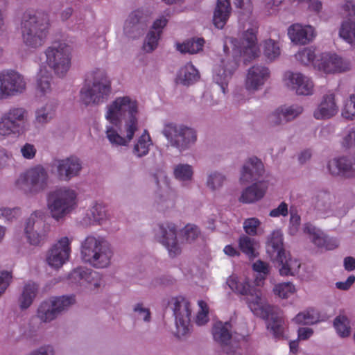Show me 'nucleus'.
Listing matches in <instances>:
<instances>
[{
	"label": "nucleus",
	"mask_w": 355,
	"mask_h": 355,
	"mask_svg": "<svg viewBox=\"0 0 355 355\" xmlns=\"http://www.w3.org/2000/svg\"><path fill=\"white\" fill-rule=\"evenodd\" d=\"M139 103L128 95L114 98L105 107L106 139L112 146L128 147L139 129Z\"/></svg>",
	"instance_id": "1"
},
{
	"label": "nucleus",
	"mask_w": 355,
	"mask_h": 355,
	"mask_svg": "<svg viewBox=\"0 0 355 355\" xmlns=\"http://www.w3.org/2000/svg\"><path fill=\"white\" fill-rule=\"evenodd\" d=\"M257 23L249 20L243 25L241 42L239 45L232 38H227L224 42L225 58L220 60L214 69L213 79L225 94L228 89V84L232 79L233 73L238 67V62L235 56L239 53L245 58V61L257 58L259 55L257 45Z\"/></svg>",
	"instance_id": "2"
},
{
	"label": "nucleus",
	"mask_w": 355,
	"mask_h": 355,
	"mask_svg": "<svg viewBox=\"0 0 355 355\" xmlns=\"http://www.w3.org/2000/svg\"><path fill=\"white\" fill-rule=\"evenodd\" d=\"M50 28V17L47 12L36 11L25 14L20 28L23 44L28 49L41 48L46 42Z\"/></svg>",
	"instance_id": "3"
},
{
	"label": "nucleus",
	"mask_w": 355,
	"mask_h": 355,
	"mask_svg": "<svg viewBox=\"0 0 355 355\" xmlns=\"http://www.w3.org/2000/svg\"><path fill=\"white\" fill-rule=\"evenodd\" d=\"M114 257V250L107 239L98 234L87 236L80 243L82 261L96 269L109 268Z\"/></svg>",
	"instance_id": "4"
},
{
	"label": "nucleus",
	"mask_w": 355,
	"mask_h": 355,
	"mask_svg": "<svg viewBox=\"0 0 355 355\" xmlns=\"http://www.w3.org/2000/svg\"><path fill=\"white\" fill-rule=\"evenodd\" d=\"M226 282L234 293L248 296V307L255 315L263 318L268 316V304L259 289L260 286H257L254 281L252 282L245 275L238 277L232 275L227 278Z\"/></svg>",
	"instance_id": "5"
},
{
	"label": "nucleus",
	"mask_w": 355,
	"mask_h": 355,
	"mask_svg": "<svg viewBox=\"0 0 355 355\" xmlns=\"http://www.w3.org/2000/svg\"><path fill=\"white\" fill-rule=\"evenodd\" d=\"M92 86L85 85L80 90V101L85 105H100L110 96L112 82L103 69H96L88 76Z\"/></svg>",
	"instance_id": "6"
},
{
	"label": "nucleus",
	"mask_w": 355,
	"mask_h": 355,
	"mask_svg": "<svg viewBox=\"0 0 355 355\" xmlns=\"http://www.w3.org/2000/svg\"><path fill=\"white\" fill-rule=\"evenodd\" d=\"M44 53L46 61L39 66L44 65L57 78H65L71 67V47L64 42H55L46 47Z\"/></svg>",
	"instance_id": "7"
},
{
	"label": "nucleus",
	"mask_w": 355,
	"mask_h": 355,
	"mask_svg": "<svg viewBox=\"0 0 355 355\" xmlns=\"http://www.w3.org/2000/svg\"><path fill=\"white\" fill-rule=\"evenodd\" d=\"M78 190L74 187L63 186L49 195L47 208L52 218L56 221L64 219L78 207Z\"/></svg>",
	"instance_id": "8"
},
{
	"label": "nucleus",
	"mask_w": 355,
	"mask_h": 355,
	"mask_svg": "<svg viewBox=\"0 0 355 355\" xmlns=\"http://www.w3.org/2000/svg\"><path fill=\"white\" fill-rule=\"evenodd\" d=\"M28 112L22 107H12L0 117V139L18 137L27 131Z\"/></svg>",
	"instance_id": "9"
},
{
	"label": "nucleus",
	"mask_w": 355,
	"mask_h": 355,
	"mask_svg": "<svg viewBox=\"0 0 355 355\" xmlns=\"http://www.w3.org/2000/svg\"><path fill=\"white\" fill-rule=\"evenodd\" d=\"M162 134L170 145L180 151L189 149L197 141L196 131L193 128L182 124L166 123Z\"/></svg>",
	"instance_id": "10"
},
{
	"label": "nucleus",
	"mask_w": 355,
	"mask_h": 355,
	"mask_svg": "<svg viewBox=\"0 0 355 355\" xmlns=\"http://www.w3.org/2000/svg\"><path fill=\"white\" fill-rule=\"evenodd\" d=\"M48 178L46 169L42 166L38 165L21 173L15 184L25 193H37L46 188Z\"/></svg>",
	"instance_id": "11"
},
{
	"label": "nucleus",
	"mask_w": 355,
	"mask_h": 355,
	"mask_svg": "<svg viewBox=\"0 0 355 355\" xmlns=\"http://www.w3.org/2000/svg\"><path fill=\"white\" fill-rule=\"evenodd\" d=\"M72 241V238L64 236L50 246L45 254V262L50 268L58 270L69 261Z\"/></svg>",
	"instance_id": "12"
},
{
	"label": "nucleus",
	"mask_w": 355,
	"mask_h": 355,
	"mask_svg": "<svg viewBox=\"0 0 355 355\" xmlns=\"http://www.w3.org/2000/svg\"><path fill=\"white\" fill-rule=\"evenodd\" d=\"M27 83L24 76L15 70L0 72V100H5L23 94Z\"/></svg>",
	"instance_id": "13"
},
{
	"label": "nucleus",
	"mask_w": 355,
	"mask_h": 355,
	"mask_svg": "<svg viewBox=\"0 0 355 355\" xmlns=\"http://www.w3.org/2000/svg\"><path fill=\"white\" fill-rule=\"evenodd\" d=\"M168 306L175 318L176 334L178 337L187 335L190 331L191 309L189 302L182 296L172 297Z\"/></svg>",
	"instance_id": "14"
},
{
	"label": "nucleus",
	"mask_w": 355,
	"mask_h": 355,
	"mask_svg": "<svg viewBox=\"0 0 355 355\" xmlns=\"http://www.w3.org/2000/svg\"><path fill=\"white\" fill-rule=\"evenodd\" d=\"M178 227L173 223H164L158 226L155 238L168 251L171 257H175L182 252L181 243L177 239Z\"/></svg>",
	"instance_id": "15"
},
{
	"label": "nucleus",
	"mask_w": 355,
	"mask_h": 355,
	"mask_svg": "<svg viewBox=\"0 0 355 355\" xmlns=\"http://www.w3.org/2000/svg\"><path fill=\"white\" fill-rule=\"evenodd\" d=\"M282 83L288 90L299 96H309L313 94L314 84L312 80L304 74L287 71L282 76Z\"/></svg>",
	"instance_id": "16"
},
{
	"label": "nucleus",
	"mask_w": 355,
	"mask_h": 355,
	"mask_svg": "<svg viewBox=\"0 0 355 355\" xmlns=\"http://www.w3.org/2000/svg\"><path fill=\"white\" fill-rule=\"evenodd\" d=\"M351 68L350 62L333 52H322L315 62V69L324 73L345 72Z\"/></svg>",
	"instance_id": "17"
},
{
	"label": "nucleus",
	"mask_w": 355,
	"mask_h": 355,
	"mask_svg": "<svg viewBox=\"0 0 355 355\" xmlns=\"http://www.w3.org/2000/svg\"><path fill=\"white\" fill-rule=\"evenodd\" d=\"M68 282L71 285L94 290L101 286L102 277L99 272L90 268L78 267L70 272Z\"/></svg>",
	"instance_id": "18"
},
{
	"label": "nucleus",
	"mask_w": 355,
	"mask_h": 355,
	"mask_svg": "<svg viewBox=\"0 0 355 355\" xmlns=\"http://www.w3.org/2000/svg\"><path fill=\"white\" fill-rule=\"evenodd\" d=\"M270 72L268 67L257 64L250 67L247 72L244 87L250 94L261 90L270 78Z\"/></svg>",
	"instance_id": "19"
},
{
	"label": "nucleus",
	"mask_w": 355,
	"mask_h": 355,
	"mask_svg": "<svg viewBox=\"0 0 355 355\" xmlns=\"http://www.w3.org/2000/svg\"><path fill=\"white\" fill-rule=\"evenodd\" d=\"M302 231L313 245L322 250H333L339 245L337 239L327 237L321 230L309 223L304 224Z\"/></svg>",
	"instance_id": "20"
},
{
	"label": "nucleus",
	"mask_w": 355,
	"mask_h": 355,
	"mask_svg": "<svg viewBox=\"0 0 355 355\" xmlns=\"http://www.w3.org/2000/svg\"><path fill=\"white\" fill-rule=\"evenodd\" d=\"M53 166L57 170L59 178L68 181L79 175L82 169V163L78 157L70 156L55 160Z\"/></svg>",
	"instance_id": "21"
},
{
	"label": "nucleus",
	"mask_w": 355,
	"mask_h": 355,
	"mask_svg": "<svg viewBox=\"0 0 355 355\" xmlns=\"http://www.w3.org/2000/svg\"><path fill=\"white\" fill-rule=\"evenodd\" d=\"M147 12L138 9L132 12L124 24V33L130 38H136L142 34L143 30L148 20Z\"/></svg>",
	"instance_id": "22"
},
{
	"label": "nucleus",
	"mask_w": 355,
	"mask_h": 355,
	"mask_svg": "<svg viewBox=\"0 0 355 355\" xmlns=\"http://www.w3.org/2000/svg\"><path fill=\"white\" fill-rule=\"evenodd\" d=\"M287 34L291 42L298 45L309 44L316 37V31L313 26L300 23L290 26Z\"/></svg>",
	"instance_id": "23"
},
{
	"label": "nucleus",
	"mask_w": 355,
	"mask_h": 355,
	"mask_svg": "<svg viewBox=\"0 0 355 355\" xmlns=\"http://www.w3.org/2000/svg\"><path fill=\"white\" fill-rule=\"evenodd\" d=\"M43 211L37 210L33 211L26 221L24 227V236L27 243L33 246H39L45 241L44 234L38 232L35 230V223L44 218Z\"/></svg>",
	"instance_id": "24"
},
{
	"label": "nucleus",
	"mask_w": 355,
	"mask_h": 355,
	"mask_svg": "<svg viewBox=\"0 0 355 355\" xmlns=\"http://www.w3.org/2000/svg\"><path fill=\"white\" fill-rule=\"evenodd\" d=\"M264 173L262 162L256 157H250L242 167L239 181L241 184L257 182L263 177Z\"/></svg>",
	"instance_id": "25"
},
{
	"label": "nucleus",
	"mask_w": 355,
	"mask_h": 355,
	"mask_svg": "<svg viewBox=\"0 0 355 355\" xmlns=\"http://www.w3.org/2000/svg\"><path fill=\"white\" fill-rule=\"evenodd\" d=\"M338 106L336 101V95L328 92L323 95L320 103L313 111V116L318 120L329 119L337 114Z\"/></svg>",
	"instance_id": "26"
},
{
	"label": "nucleus",
	"mask_w": 355,
	"mask_h": 355,
	"mask_svg": "<svg viewBox=\"0 0 355 355\" xmlns=\"http://www.w3.org/2000/svg\"><path fill=\"white\" fill-rule=\"evenodd\" d=\"M268 189L266 182H254L245 188L239 197V201L244 204H252L261 200Z\"/></svg>",
	"instance_id": "27"
},
{
	"label": "nucleus",
	"mask_w": 355,
	"mask_h": 355,
	"mask_svg": "<svg viewBox=\"0 0 355 355\" xmlns=\"http://www.w3.org/2000/svg\"><path fill=\"white\" fill-rule=\"evenodd\" d=\"M327 167L332 175H340L345 178H352L355 175L353 165L346 157L331 159L328 161Z\"/></svg>",
	"instance_id": "28"
},
{
	"label": "nucleus",
	"mask_w": 355,
	"mask_h": 355,
	"mask_svg": "<svg viewBox=\"0 0 355 355\" xmlns=\"http://www.w3.org/2000/svg\"><path fill=\"white\" fill-rule=\"evenodd\" d=\"M274 258L278 262L279 272L282 276H295L299 272L301 263L286 252H282Z\"/></svg>",
	"instance_id": "29"
},
{
	"label": "nucleus",
	"mask_w": 355,
	"mask_h": 355,
	"mask_svg": "<svg viewBox=\"0 0 355 355\" xmlns=\"http://www.w3.org/2000/svg\"><path fill=\"white\" fill-rule=\"evenodd\" d=\"M328 316L315 308H308L298 313L292 321L299 325H312L327 320Z\"/></svg>",
	"instance_id": "30"
},
{
	"label": "nucleus",
	"mask_w": 355,
	"mask_h": 355,
	"mask_svg": "<svg viewBox=\"0 0 355 355\" xmlns=\"http://www.w3.org/2000/svg\"><path fill=\"white\" fill-rule=\"evenodd\" d=\"M53 74L46 70L44 65L39 66L36 74V88L38 94L41 96H47L53 91L51 85Z\"/></svg>",
	"instance_id": "31"
},
{
	"label": "nucleus",
	"mask_w": 355,
	"mask_h": 355,
	"mask_svg": "<svg viewBox=\"0 0 355 355\" xmlns=\"http://www.w3.org/2000/svg\"><path fill=\"white\" fill-rule=\"evenodd\" d=\"M57 104L51 101L38 107L35 112V124L44 126L50 123L55 116Z\"/></svg>",
	"instance_id": "32"
},
{
	"label": "nucleus",
	"mask_w": 355,
	"mask_h": 355,
	"mask_svg": "<svg viewBox=\"0 0 355 355\" xmlns=\"http://www.w3.org/2000/svg\"><path fill=\"white\" fill-rule=\"evenodd\" d=\"M110 215L106 207L101 203H95L87 213V218H84L85 225H102L107 221Z\"/></svg>",
	"instance_id": "33"
},
{
	"label": "nucleus",
	"mask_w": 355,
	"mask_h": 355,
	"mask_svg": "<svg viewBox=\"0 0 355 355\" xmlns=\"http://www.w3.org/2000/svg\"><path fill=\"white\" fill-rule=\"evenodd\" d=\"M231 329L232 325L230 322H216L212 328V335L214 340L223 345L230 344L233 338Z\"/></svg>",
	"instance_id": "34"
},
{
	"label": "nucleus",
	"mask_w": 355,
	"mask_h": 355,
	"mask_svg": "<svg viewBox=\"0 0 355 355\" xmlns=\"http://www.w3.org/2000/svg\"><path fill=\"white\" fill-rule=\"evenodd\" d=\"M268 307V316L261 318L267 320V329L274 337L276 338H282L284 336V322L282 318L273 315V307L269 304Z\"/></svg>",
	"instance_id": "35"
},
{
	"label": "nucleus",
	"mask_w": 355,
	"mask_h": 355,
	"mask_svg": "<svg viewBox=\"0 0 355 355\" xmlns=\"http://www.w3.org/2000/svg\"><path fill=\"white\" fill-rule=\"evenodd\" d=\"M153 144L148 131L144 130L134 142L132 154L137 157H143L148 154Z\"/></svg>",
	"instance_id": "36"
},
{
	"label": "nucleus",
	"mask_w": 355,
	"mask_h": 355,
	"mask_svg": "<svg viewBox=\"0 0 355 355\" xmlns=\"http://www.w3.org/2000/svg\"><path fill=\"white\" fill-rule=\"evenodd\" d=\"M231 7L229 0H218L214 10L213 22L218 28H223L230 15Z\"/></svg>",
	"instance_id": "37"
},
{
	"label": "nucleus",
	"mask_w": 355,
	"mask_h": 355,
	"mask_svg": "<svg viewBox=\"0 0 355 355\" xmlns=\"http://www.w3.org/2000/svg\"><path fill=\"white\" fill-rule=\"evenodd\" d=\"M267 252L272 258L286 252L283 249V234L280 230L273 231L268 236Z\"/></svg>",
	"instance_id": "38"
},
{
	"label": "nucleus",
	"mask_w": 355,
	"mask_h": 355,
	"mask_svg": "<svg viewBox=\"0 0 355 355\" xmlns=\"http://www.w3.org/2000/svg\"><path fill=\"white\" fill-rule=\"evenodd\" d=\"M200 78L197 69L191 63H187L179 70L176 81L183 85H190L197 81Z\"/></svg>",
	"instance_id": "39"
},
{
	"label": "nucleus",
	"mask_w": 355,
	"mask_h": 355,
	"mask_svg": "<svg viewBox=\"0 0 355 355\" xmlns=\"http://www.w3.org/2000/svg\"><path fill=\"white\" fill-rule=\"evenodd\" d=\"M38 286L33 282H27L22 290L19 297V305L21 309H28L33 303L36 297Z\"/></svg>",
	"instance_id": "40"
},
{
	"label": "nucleus",
	"mask_w": 355,
	"mask_h": 355,
	"mask_svg": "<svg viewBox=\"0 0 355 355\" xmlns=\"http://www.w3.org/2000/svg\"><path fill=\"white\" fill-rule=\"evenodd\" d=\"M320 53L315 47L309 46L299 50L295 55V58L302 64L312 66L315 69V62L318 61Z\"/></svg>",
	"instance_id": "41"
},
{
	"label": "nucleus",
	"mask_w": 355,
	"mask_h": 355,
	"mask_svg": "<svg viewBox=\"0 0 355 355\" xmlns=\"http://www.w3.org/2000/svg\"><path fill=\"white\" fill-rule=\"evenodd\" d=\"M173 173L175 180L183 184H187L193 180L194 170L193 167L189 164L180 163L174 166Z\"/></svg>",
	"instance_id": "42"
},
{
	"label": "nucleus",
	"mask_w": 355,
	"mask_h": 355,
	"mask_svg": "<svg viewBox=\"0 0 355 355\" xmlns=\"http://www.w3.org/2000/svg\"><path fill=\"white\" fill-rule=\"evenodd\" d=\"M226 182V176L221 172H209L206 178V187L211 192L216 193L221 190Z\"/></svg>",
	"instance_id": "43"
},
{
	"label": "nucleus",
	"mask_w": 355,
	"mask_h": 355,
	"mask_svg": "<svg viewBox=\"0 0 355 355\" xmlns=\"http://www.w3.org/2000/svg\"><path fill=\"white\" fill-rule=\"evenodd\" d=\"M205 40L202 38L188 40L182 43L176 44V49L182 53L195 54L202 50Z\"/></svg>",
	"instance_id": "44"
},
{
	"label": "nucleus",
	"mask_w": 355,
	"mask_h": 355,
	"mask_svg": "<svg viewBox=\"0 0 355 355\" xmlns=\"http://www.w3.org/2000/svg\"><path fill=\"white\" fill-rule=\"evenodd\" d=\"M58 316L52 302L47 299L42 302L37 309V317L44 322H49Z\"/></svg>",
	"instance_id": "45"
},
{
	"label": "nucleus",
	"mask_w": 355,
	"mask_h": 355,
	"mask_svg": "<svg viewBox=\"0 0 355 355\" xmlns=\"http://www.w3.org/2000/svg\"><path fill=\"white\" fill-rule=\"evenodd\" d=\"M273 294L282 300H286L297 292L295 285L291 282L276 284L272 288Z\"/></svg>",
	"instance_id": "46"
},
{
	"label": "nucleus",
	"mask_w": 355,
	"mask_h": 355,
	"mask_svg": "<svg viewBox=\"0 0 355 355\" xmlns=\"http://www.w3.org/2000/svg\"><path fill=\"white\" fill-rule=\"evenodd\" d=\"M339 35L352 46L355 47V21L349 19L343 21Z\"/></svg>",
	"instance_id": "47"
},
{
	"label": "nucleus",
	"mask_w": 355,
	"mask_h": 355,
	"mask_svg": "<svg viewBox=\"0 0 355 355\" xmlns=\"http://www.w3.org/2000/svg\"><path fill=\"white\" fill-rule=\"evenodd\" d=\"M334 327L336 334L340 338L349 337L351 334V324L349 320L343 315H338L334 320Z\"/></svg>",
	"instance_id": "48"
},
{
	"label": "nucleus",
	"mask_w": 355,
	"mask_h": 355,
	"mask_svg": "<svg viewBox=\"0 0 355 355\" xmlns=\"http://www.w3.org/2000/svg\"><path fill=\"white\" fill-rule=\"evenodd\" d=\"M53 304V306L58 314L67 310L75 302V297L73 295H63L60 297H52L49 298Z\"/></svg>",
	"instance_id": "49"
},
{
	"label": "nucleus",
	"mask_w": 355,
	"mask_h": 355,
	"mask_svg": "<svg viewBox=\"0 0 355 355\" xmlns=\"http://www.w3.org/2000/svg\"><path fill=\"white\" fill-rule=\"evenodd\" d=\"M245 232L250 236H258L263 233L261 220L256 217L246 218L243 223Z\"/></svg>",
	"instance_id": "50"
},
{
	"label": "nucleus",
	"mask_w": 355,
	"mask_h": 355,
	"mask_svg": "<svg viewBox=\"0 0 355 355\" xmlns=\"http://www.w3.org/2000/svg\"><path fill=\"white\" fill-rule=\"evenodd\" d=\"M257 241L246 235L241 236L239 239V247L240 250L248 257L252 258L256 256L255 246Z\"/></svg>",
	"instance_id": "51"
},
{
	"label": "nucleus",
	"mask_w": 355,
	"mask_h": 355,
	"mask_svg": "<svg viewBox=\"0 0 355 355\" xmlns=\"http://www.w3.org/2000/svg\"><path fill=\"white\" fill-rule=\"evenodd\" d=\"M252 268L259 274L254 279L256 286H262L263 285L265 278L270 271L268 264L261 260H258L253 263Z\"/></svg>",
	"instance_id": "52"
},
{
	"label": "nucleus",
	"mask_w": 355,
	"mask_h": 355,
	"mask_svg": "<svg viewBox=\"0 0 355 355\" xmlns=\"http://www.w3.org/2000/svg\"><path fill=\"white\" fill-rule=\"evenodd\" d=\"M281 53L280 48L275 41L269 39L263 43V54L270 61L277 59Z\"/></svg>",
	"instance_id": "53"
},
{
	"label": "nucleus",
	"mask_w": 355,
	"mask_h": 355,
	"mask_svg": "<svg viewBox=\"0 0 355 355\" xmlns=\"http://www.w3.org/2000/svg\"><path fill=\"white\" fill-rule=\"evenodd\" d=\"M281 107L288 122L298 117L304 111L302 105L300 104L283 105Z\"/></svg>",
	"instance_id": "54"
},
{
	"label": "nucleus",
	"mask_w": 355,
	"mask_h": 355,
	"mask_svg": "<svg viewBox=\"0 0 355 355\" xmlns=\"http://www.w3.org/2000/svg\"><path fill=\"white\" fill-rule=\"evenodd\" d=\"M267 121L271 127L281 126L288 122L284 117L281 106L276 108L268 116Z\"/></svg>",
	"instance_id": "55"
},
{
	"label": "nucleus",
	"mask_w": 355,
	"mask_h": 355,
	"mask_svg": "<svg viewBox=\"0 0 355 355\" xmlns=\"http://www.w3.org/2000/svg\"><path fill=\"white\" fill-rule=\"evenodd\" d=\"M342 116L347 119H355V94L350 95L349 98L345 101Z\"/></svg>",
	"instance_id": "56"
},
{
	"label": "nucleus",
	"mask_w": 355,
	"mask_h": 355,
	"mask_svg": "<svg viewBox=\"0 0 355 355\" xmlns=\"http://www.w3.org/2000/svg\"><path fill=\"white\" fill-rule=\"evenodd\" d=\"M160 35L159 32L149 31L144 43V50L148 53L153 51L157 47Z\"/></svg>",
	"instance_id": "57"
},
{
	"label": "nucleus",
	"mask_w": 355,
	"mask_h": 355,
	"mask_svg": "<svg viewBox=\"0 0 355 355\" xmlns=\"http://www.w3.org/2000/svg\"><path fill=\"white\" fill-rule=\"evenodd\" d=\"M181 234L185 242L191 243L199 236L200 231L196 225L189 224L182 230Z\"/></svg>",
	"instance_id": "58"
},
{
	"label": "nucleus",
	"mask_w": 355,
	"mask_h": 355,
	"mask_svg": "<svg viewBox=\"0 0 355 355\" xmlns=\"http://www.w3.org/2000/svg\"><path fill=\"white\" fill-rule=\"evenodd\" d=\"M198 305L199 310L196 316L195 321L198 325L201 326L205 324L209 320V307L207 303L203 300H199Z\"/></svg>",
	"instance_id": "59"
},
{
	"label": "nucleus",
	"mask_w": 355,
	"mask_h": 355,
	"mask_svg": "<svg viewBox=\"0 0 355 355\" xmlns=\"http://www.w3.org/2000/svg\"><path fill=\"white\" fill-rule=\"evenodd\" d=\"M12 153L7 149L0 146V169L8 168L13 164Z\"/></svg>",
	"instance_id": "60"
},
{
	"label": "nucleus",
	"mask_w": 355,
	"mask_h": 355,
	"mask_svg": "<svg viewBox=\"0 0 355 355\" xmlns=\"http://www.w3.org/2000/svg\"><path fill=\"white\" fill-rule=\"evenodd\" d=\"M20 153L25 159H33L36 155L37 148L34 144L26 142L21 146Z\"/></svg>",
	"instance_id": "61"
},
{
	"label": "nucleus",
	"mask_w": 355,
	"mask_h": 355,
	"mask_svg": "<svg viewBox=\"0 0 355 355\" xmlns=\"http://www.w3.org/2000/svg\"><path fill=\"white\" fill-rule=\"evenodd\" d=\"M20 216L19 208H0V218H3L8 221H12Z\"/></svg>",
	"instance_id": "62"
},
{
	"label": "nucleus",
	"mask_w": 355,
	"mask_h": 355,
	"mask_svg": "<svg viewBox=\"0 0 355 355\" xmlns=\"http://www.w3.org/2000/svg\"><path fill=\"white\" fill-rule=\"evenodd\" d=\"M301 223L300 216L296 213H291L288 225V233L291 235H295L299 232Z\"/></svg>",
	"instance_id": "63"
},
{
	"label": "nucleus",
	"mask_w": 355,
	"mask_h": 355,
	"mask_svg": "<svg viewBox=\"0 0 355 355\" xmlns=\"http://www.w3.org/2000/svg\"><path fill=\"white\" fill-rule=\"evenodd\" d=\"M341 144L345 148H355V128H352L345 133Z\"/></svg>",
	"instance_id": "64"
}]
</instances>
